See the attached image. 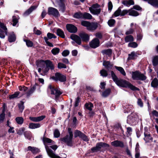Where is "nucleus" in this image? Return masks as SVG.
I'll return each instance as SVG.
<instances>
[{"mask_svg": "<svg viewBox=\"0 0 158 158\" xmlns=\"http://www.w3.org/2000/svg\"><path fill=\"white\" fill-rule=\"evenodd\" d=\"M100 74L103 77H106L108 75L107 71L104 69H102L100 71Z\"/></svg>", "mask_w": 158, "mask_h": 158, "instance_id": "4c0bfd02", "label": "nucleus"}, {"mask_svg": "<svg viewBox=\"0 0 158 158\" xmlns=\"http://www.w3.org/2000/svg\"><path fill=\"white\" fill-rule=\"evenodd\" d=\"M58 68L59 69L62 68L65 69L67 68L66 66L64 64L61 62H59L58 64Z\"/></svg>", "mask_w": 158, "mask_h": 158, "instance_id": "a18cd8bd", "label": "nucleus"}, {"mask_svg": "<svg viewBox=\"0 0 158 158\" xmlns=\"http://www.w3.org/2000/svg\"><path fill=\"white\" fill-rule=\"evenodd\" d=\"M24 102H20V103L18 104V107L21 111L24 109V107L23 106Z\"/></svg>", "mask_w": 158, "mask_h": 158, "instance_id": "13d9d810", "label": "nucleus"}, {"mask_svg": "<svg viewBox=\"0 0 158 158\" xmlns=\"http://www.w3.org/2000/svg\"><path fill=\"white\" fill-rule=\"evenodd\" d=\"M69 51L68 50H65L62 52V55L64 56H66L69 55Z\"/></svg>", "mask_w": 158, "mask_h": 158, "instance_id": "0e129e2a", "label": "nucleus"}, {"mask_svg": "<svg viewBox=\"0 0 158 158\" xmlns=\"http://www.w3.org/2000/svg\"><path fill=\"white\" fill-rule=\"evenodd\" d=\"M99 45V41L98 39H94L90 43V46L93 48H95Z\"/></svg>", "mask_w": 158, "mask_h": 158, "instance_id": "2eb2a0df", "label": "nucleus"}, {"mask_svg": "<svg viewBox=\"0 0 158 158\" xmlns=\"http://www.w3.org/2000/svg\"><path fill=\"white\" fill-rule=\"evenodd\" d=\"M85 106L87 109L91 110H92V108L93 107V105L91 103L89 102L86 103Z\"/></svg>", "mask_w": 158, "mask_h": 158, "instance_id": "37998d69", "label": "nucleus"}, {"mask_svg": "<svg viewBox=\"0 0 158 158\" xmlns=\"http://www.w3.org/2000/svg\"><path fill=\"white\" fill-rule=\"evenodd\" d=\"M54 136L56 138H58L60 135V133L59 131L57 130H56L54 133Z\"/></svg>", "mask_w": 158, "mask_h": 158, "instance_id": "052dcab7", "label": "nucleus"}, {"mask_svg": "<svg viewBox=\"0 0 158 158\" xmlns=\"http://www.w3.org/2000/svg\"><path fill=\"white\" fill-rule=\"evenodd\" d=\"M28 150L31 151L33 153H37L39 152V150L37 148L29 146L28 147Z\"/></svg>", "mask_w": 158, "mask_h": 158, "instance_id": "a878e982", "label": "nucleus"}, {"mask_svg": "<svg viewBox=\"0 0 158 158\" xmlns=\"http://www.w3.org/2000/svg\"><path fill=\"white\" fill-rule=\"evenodd\" d=\"M137 103L138 105L140 107H143V104L140 98L138 99Z\"/></svg>", "mask_w": 158, "mask_h": 158, "instance_id": "338daca9", "label": "nucleus"}, {"mask_svg": "<svg viewBox=\"0 0 158 158\" xmlns=\"http://www.w3.org/2000/svg\"><path fill=\"white\" fill-rule=\"evenodd\" d=\"M19 93L18 92H15L14 94L10 95L9 98L10 99H13L16 98L19 95Z\"/></svg>", "mask_w": 158, "mask_h": 158, "instance_id": "de8ad7c7", "label": "nucleus"}, {"mask_svg": "<svg viewBox=\"0 0 158 158\" xmlns=\"http://www.w3.org/2000/svg\"><path fill=\"white\" fill-rule=\"evenodd\" d=\"M158 85V80L156 78H154L151 83V85L152 87H156Z\"/></svg>", "mask_w": 158, "mask_h": 158, "instance_id": "f704fd0d", "label": "nucleus"}, {"mask_svg": "<svg viewBox=\"0 0 158 158\" xmlns=\"http://www.w3.org/2000/svg\"><path fill=\"white\" fill-rule=\"evenodd\" d=\"M37 7L36 6H31L29 9L27 10L24 13V15H28L31 13L32 11Z\"/></svg>", "mask_w": 158, "mask_h": 158, "instance_id": "cd10ccee", "label": "nucleus"}, {"mask_svg": "<svg viewBox=\"0 0 158 158\" xmlns=\"http://www.w3.org/2000/svg\"><path fill=\"white\" fill-rule=\"evenodd\" d=\"M98 27V24L96 23H90L88 27V30L90 31L95 30Z\"/></svg>", "mask_w": 158, "mask_h": 158, "instance_id": "6ab92c4d", "label": "nucleus"}, {"mask_svg": "<svg viewBox=\"0 0 158 158\" xmlns=\"http://www.w3.org/2000/svg\"><path fill=\"white\" fill-rule=\"evenodd\" d=\"M43 140L44 144L46 143H53V144H54V143L50 139L45 137H44L43 138Z\"/></svg>", "mask_w": 158, "mask_h": 158, "instance_id": "c756f323", "label": "nucleus"}, {"mask_svg": "<svg viewBox=\"0 0 158 158\" xmlns=\"http://www.w3.org/2000/svg\"><path fill=\"white\" fill-rule=\"evenodd\" d=\"M46 150L48 156L51 158H60V157L54 153L53 151L47 146H45Z\"/></svg>", "mask_w": 158, "mask_h": 158, "instance_id": "9d476101", "label": "nucleus"}, {"mask_svg": "<svg viewBox=\"0 0 158 158\" xmlns=\"http://www.w3.org/2000/svg\"><path fill=\"white\" fill-rule=\"evenodd\" d=\"M70 38L77 44L79 45L81 44V40L79 36L75 34H72L70 36Z\"/></svg>", "mask_w": 158, "mask_h": 158, "instance_id": "4468645a", "label": "nucleus"}, {"mask_svg": "<svg viewBox=\"0 0 158 158\" xmlns=\"http://www.w3.org/2000/svg\"><path fill=\"white\" fill-rule=\"evenodd\" d=\"M138 118V115L136 113H132L128 117L127 121L129 124L132 125L135 123Z\"/></svg>", "mask_w": 158, "mask_h": 158, "instance_id": "39448f33", "label": "nucleus"}, {"mask_svg": "<svg viewBox=\"0 0 158 158\" xmlns=\"http://www.w3.org/2000/svg\"><path fill=\"white\" fill-rule=\"evenodd\" d=\"M40 126V124L38 123H30L29 125V128L32 129L39 128Z\"/></svg>", "mask_w": 158, "mask_h": 158, "instance_id": "bb28decb", "label": "nucleus"}, {"mask_svg": "<svg viewBox=\"0 0 158 158\" xmlns=\"http://www.w3.org/2000/svg\"><path fill=\"white\" fill-rule=\"evenodd\" d=\"M47 37L49 39H51L52 38H56V36L54 35L53 34L48 33L47 35Z\"/></svg>", "mask_w": 158, "mask_h": 158, "instance_id": "e2e57ef3", "label": "nucleus"}, {"mask_svg": "<svg viewBox=\"0 0 158 158\" xmlns=\"http://www.w3.org/2000/svg\"><path fill=\"white\" fill-rule=\"evenodd\" d=\"M109 145L105 143L99 142L96 144V146L92 148L91 151L93 152H95L99 151L102 148H108Z\"/></svg>", "mask_w": 158, "mask_h": 158, "instance_id": "f03ea898", "label": "nucleus"}, {"mask_svg": "<svg viewBox=\"0 0 158 158\" xmlns=\"http://www.w3.org/2000/svg\"><path fill=\"white\" fill-rule=\"evenodd\" d=\"M57 35L62 38L64 37V32L60 29H58L57 30Z\"/></svg>", "mask_w": 158, "mask_h": 158, "instance_id": "473e14b6", "label": "nucleus"}, {"mask_svg": "<svg viewBox=\"0 0 158 158\" xmlns=\"http://www.w3.org/2000/svg\"><path fill=\"white\" fill-rule=\"evenodd\" d=\"M45 63L46 65V67L49 68L51 69H54V66L52 62L49 60L45 61Z\"/></svg>", "mask_w": 158, "mask_h": 158, "instance_id": "b1692460", "label": "nucleus"}, {"mask_svg": "<svg viewBox=\"0 0 158 158\" xmlns=\"http://www.w3.org/2000/svg\"><path fill=\"white\" fill-rule=\"evenodd\" d=\"M112 79L115 83L118 86L125 88H128L132 90H138L139 89L130 83L125 80L118 79L114 72H111Z\"/></svg>", "mask_w": 158, "mask_h": 158, "instance_id": "f257e3e1", "label": "nucleus"}, {"mask_svg": "<svg viewBox=\"0 0 158 158\" xmlns=\"http://www.w3.org/2000/svg\"><path fill=\"white\" fill-rule=\"evenodd\" d=\"M74 136L75 137L78 136L85 141H88L89 140V139L87 136L78 130H76L74 132Z\"/></svg>", "mask_w": 158, "mask_h": 158, "instance_id": "1a4fd4ad", "label": "nucleus"}, {"mask_svg": "<svg viewBox=\"0 0 158 158\" xmlns=\"http://www.w3.org/2000/svg\"><path fill=\"white\" fill-rule=\"evenodd\" d=\"M50 78L56 81H59L61 82L64 81L66 80L65 76L58 73H56L55 76L51 77Z\"/></svg>", "mask_w": 158, "mask_h": 158, "instance_id": "0eeeda50", "label": "nucleus"}, {"mask_svg": "<svg viewBox=\"0 0 158 158\" xmlns=\"http://www.w3.org/2000/svg\"><path fill=\"white\" fill-rule=\"evenodd\" d=\"M111 144L112 146L114 147H123L124 144L123 142L121 141L115 140L111 143Z\"/></svg>", "mask_w": 158, "mask_h": 158, "instance_id": "aec40b11", "label": "nucleus"}, {"mask_svg": "<svg viewBox=\"0 0 158 158\" xmlns=\"http://www.w3.org/2000/svg\"><path fill=\"white\" fill-rule=\"evenodd\" d=\"M48 13L49 15H52L55 17L59 16V13L58 10L53 7H49L48 8Z\"/></svg>", "mask_w": 158, "mask_h": 158, "instance_id": "9b49d317", "label": "nucleus"}, {"mask_svg": "<svg viewBox=\"0 0 158 158\" xmlns=\"http://www.w3.org/2000/svg\"><path fill=\"white\" fill-rule=\"evenodd\" d=\"M5 34H7V28L3 23L0 22V38H4Z\"/></svg>", "mask_w": 158, "mask_h": 158, "instance_id": "6e6552de", "label": "nucleus"}, {"mask_svg": "<svg viewBox=\"0 0 158 158\" xmlns=\"http://www.w3.org/2000/svg\"><path fill=\"white\" fill-rule=\"evenodd\" d=\"M34 33L37 35H40L41 34V32L39 30L37 29L36 27L34 28Z\"/></svg>", "mask_w": 158, "mask_h": 158, "instance_id": "69168bd1", "label": "nucleus"}, {"mask_svg": "<svg viewBox=\"0 0 158 158\" xmlns=\"http://www.w3.org/2000/svg\"><path fill=\"white\" fill-rule=\"evenodd\" d=\"M132 78L134 80H143L146 78V77L143 74L137 71L132 72Z\"/></svg>", "mask_w": 158, "mask_h": 158, "instance_id": "20e7f679", "label": "nucleus"}, {"mask_svg": "<svg viewBox=\"0 0 158 158\" xmlns=\"http://www.w3.org/2000/svg\"><path fill=\"white\" fill-rule=\"evenodd\" d=\"M45 117V116L42 115L38 117H30L29 118V119L32 121L38 122L43 120Z\"/></svg>", "mask_w": 158, "mask_h": 158, "instance_id": "a211bd4d", "label": "nucleus"}, {"mask_svg": "<svg viewBox=\"0 0 158 158\" xmlns=\"http://www.w3.org/2000/svg\"><path fill=\"white\" fill-rule=\"evenodd\" d=\"M128 14L133 16H137L139 15V14L137 11L134 10L133 9L128 10Z\"/></svg>", "mask_w": 158, "mask_h": 158, "instance_id": "5701e85b", "label": "nucleus"}, {"mask_svg": "<svg viewBox=\"0 0 158 158\" xmlns=\"http://www.w3.org/2000/svg\"><path fill=\"white\" fill-rule=\"evenodd\" d=\"M73 136L71 137L69 135H67L65 137L61 139V141L66 143L68 145L71 146L72 144Z\"/></svg>", "mask_w": 158, "mask_h": 158, "instance_id": "f8f14e48", "label": "nucleus"}, {"mask_svg": "<svg viewBox=\"0 0 158 158\" xmlns=\"http://www.w3.org/2000/svg\"><path fill=\"white\" fill-rule=\"evenodd\" d=\"M45 61L40 60L37 61L36 63V65L38 67H41L42 68L45 66Z\"/></svg>", "mask_w": 158, "mask_h": 158, "instance_id": "2f4dec72", "label": "nucleus"}, {"mask_svg": "<svg viewBox=\"0 0 158 158\" xmlns=\"http://www.w3.org/2000/svg\"><path fill=\"white\" fill-rule=\"evenodd\" d=\"M91 19L92 18V16L89 13H85L83 14V19Z\"/></svg>", "mask_w": 158, "mask_h": 158, "instance_id": "c9c22d12", "label": "nucleus"}, {"mask_svg": "<svg viewBox=\"0 0 158 158\" xmlns=\"http://www.w3.org/2000/svg\"><path fill=\"white\" fill-rule=\"evenodd\" d=\"M108 7L109 10H111L113 8V5L110 1L108 3Z\"/></svg>", "mask_w": 158, "mask_h": 158, "instance_id": "774afa93", "label": "nucleus"}, {"mask_svg": "<svg viewBox=\"0 0 158 158\" xmlns=\"http://www.w3.org/2000/svg\"><path fill=\"white\" fill-rule=\"evenodd\" d=\"M89 10L92 14L94 15H98L101 12L99 6L97 4H94L91 7H89Z\"/></svg>", "mask_w": 158, "mask_h": 158, "instance_id": "7ed1b4c3", "label": "nucleus"}, {"mask_svg": "<svg viewBox=\"0 0 158 158\" xmlns=\"http://www.w3.org/2000/svg\"><path fill=\"white\" fill-rule=\"evenodd\" d=\"M73 17L77 19H83V14L80 12L76 13L74 14Z\"/></svg>", "mask_w": 158, "mask_h": 158, "instance_id": "c03bdc74", "label": "nucleus"}, {"mask_svg": "<svg viewBox=\"0 0 158 158\" xmlns=\"http://www.w3.org/2000/svg\"><path fill=\"white\" fill-rule=\"evenodd\" d=\"M128 46L129 47L132 48H135L137 47V44L135 42L130 43L128 44Z\"/></svg>", "mask_w": 158, "mask_h": 158, "instance_id": "680f3d73", "label": "nucleus"}, {"mask_svg": "<svg viewBox=\"0 0 158 158\" xmlns=\"http://www.w3.org/2000/svg\"><path fill=\"white\" fill-rule=\"evenodd\" d=\"M121 3L124 5L129 6L131 5H133L134 4V2L132 0H122Z\"/></svg>", "mask_w": 158, "mask_h": 158, "instance_id": "412c9836", "label": "nucleus"}, {"mask_svg": "<svg viewBox=\"0 0 158 158\" xmlns=\"http://www.w3.org/2000/svg\"><path fill=\"white\" fill-rule=\"evenodd\" d=\"M59 1L57 2L58 4L60 6V9L62 12H63L64 11V4L63 2L65 0H59Z\"/></svg>", "mask_w": 158, "mask_h": 158, "instance_id": "393cba45", "label": "nucleus"}, {"mask_svg": "<svg viewBox=\"0 0 158 158\" xmlns=\"http://www.w3.org/2000/svg\"><path fill=\"white\" fill-rule=\"evenodd\" d=\"M110 90L108 89L105 90L102 93V96L104 97H106L108 96L110 94Z\"/></svg>", "mask_w": 158, "mask_h": 158, "instance_id": "49530a36", "label": "nucleus"}, {"mask_svg": "<svg viewBox=\"0 0 158 158\" xmlns=\"http://www.w3.org/2000/svg\"><path fill=\"white\" fill-rule=\"evenodd\" d=\"M79 35L83 41L87 42L89 41V36L85 32H82L80 33Z\"/></svg>", "mask_w": 158, "mask_h": 158, "instance_id": "f3484780", "label": "nucleus"}, {"mask_svg": "<svg viewBox=\"0 0 158 158\" xmlns=\"http://www.w3.org/2000/svg\"><path fill=\"white\" fill-rule=\"evenodd\" d=\"M48 88L51 91V94L55 95L56 99L62 94V93L59 89L55 88L52 85H49Z\"/></svg>", "mask_w": 158, "mask_h": 158, "instance_id": "423d86ee", "label": "nucleus"}, {"mask_svg": "<svg viewBox=\"0 0 158 158\" xmlns=\"http://www.w3.org/2000/svg\"><path fill=\"white\" fill-rule=\"evenodd\" d=\"M114 67L118 71L123 75L124 76H126V73L123 69L121 67H118L115 66Z\"/></svg>", "mask_w": 158, "mask_h": 158, "instance_id": "c85d7f7f", "label": "nucleus"}, {"mask_svg": "<svg viewBox=\"0 0 158 158\" xmlns=\"http://www.w3.org/2000/svg\"><path fill=\"white\" fill-rule=\"evenodd\" d=\"M18 20L16 18L15 16L13 17V25L14 26H15L16 24L18 23Z\"/></svg>", "mask_w": 158, "mask_h": 158, "instance_id": "bf43d9fd", "label": "nucleus"}, {"mask_svg": "<svg viewBox=\"0 0 158 158\" xmlns=\"http://www.w3.org/2000/svg\"><path fill=\"white\" fill-rule=\"evenodd\" d=\"M37 85H34L31 88L30 91L27 93V96H29L31 94H32L36 89V86Z\"/></svg>", "mask_w": 158, "mask_h": 158, "instance_id": "72a5a7b5", "label": "nucleus"}, {"mask_svg": "<svg viewBox=\"0 0 158 158\" xmlns=\"http://www.w3.org/2000/svg\"><path fill=\"white\" fill-rule=\"evenodd\" d=\"M152 64L154 66H156L158 64V56H154L152 60Z\"/></svg>", "mask_w": 158, "mask_h": 158, "instance_id": "a19ab883", "label": "nucleus"}, {"mask_svg": "<svg viewBox=\"0 0 158 158\" xmlns=\"http://www.w3.org/2000/svg\"><path fill=\"white\" fill-rule=\"evenodd\" d=\"M15 120L18 124H21L23 123L24 120L21 117H18L15 118Z\"/></svg>", "mask_w": 158, "mask_h": 158, "instance_id": "58836bf2", "label": "nucleus"}, {"mask_svg": "<svg viewBox=\"0 0 158 158\" xmlns=\"http://www.w3.org/2000/svg\"><path fill=\"white\" fill-rule=\"evenodd\" d=\"M26 42L27 45L28 47H31L33 45V43L31 41L28 40H24Z\"/></svg>", "mask_w": 158, "mask_h": 158, "instance_id": "864d4df0", "label": "nucleus"}, {"mask_svg": "<svg viewBox=\"0 0 158 158\" xmlns=\"http://www.w3.org/2000/svg\"><path fill=\"white\" fill-rule=\"evenodd\" d=\"M60 49L57 48H55L51 50V52L54 55L58 54L60 52Z\"/></svg>", "mask_w": 158, "mask_h": 158, "instance_id": "e433bc0d", "label": "nucleus"}, {"mask_svg": "<svg viewBox=\"0 0 158 158\" xmlns=\"http://www.w3.org/2000/svg\"><path fill=\"white\" fill-rule=\"evenodd\" d=\"M15 36L13 33L11 34L8 37V40L10 42L15 41Z\"/></svg>", "mask_w": 158, "mask_h": 158, "instance_id": "7c9ffc66", "label": "nucleus"}, {"mask_svg": "<svg viewBox=\"0 0 158 158\" xmlns=\"http://www.w3.org/2000/svg\"><path fill=\"white\" fill-rule=\"evenodd\" d=\"M90 23L88 21H83L81 22V24L82 26L86 27L87 29H88V27L89 26Z\"/></svg>", "mask_w": 158, "mask_h": 158, "instance_id": "6e6d98bb", "label": "nucleus"}, {"mask_svg": "<svg viewBox=\"0 0 158 158\" xmlns=\"http://www.w3.org/2000/svg\"><path fill=\"white\" fill-rule=\"evenodd\" d=\"M19 89L20 91H22V92H24L27 90V88L25 86H19Z\"/></svg>", "mask_w": 158, "mask_h": 158, "instance_id": "4d7b16f0", "label": "nucleus"}, {"mask_svg": "<svg viewBox=\"0 0 158 158\" xmlns=\"http://www.w3.org/2000/svg\"><path fill=\"white\" fill-rule=\"evenodd\" d=\"M25 130L24 127H22L20 128L18 131L17 133L19 135H22Z\"/></svg>", "mask_w": 158, "mask_h": 158, "instance_id": "5fc2aeb1", "label": "nucleus"}, {"mask_svg": "<svg viewBox=\"0 0 158 158\" xmlns=\"http://www.w3.org/2000/svg\"><path fill=\"white\" fill-rule=\"evenodd\" d=\"M102 52L103 54H106L108 55H110L111 54V51L110 49H108L102 51Z\"/></svg>", "mask_w": 158, "mask_h": 158, "instance_id": "3c124183", "label": "nucleus"}, {"mask_svg": "<svg viewBox=\"0 0 158 158\" xmlns=\"http://www.w3.org/2000/svg\"><path fill=\"white\" fill-rule=\"evenodd\" d=\"M114 15L115 17H117L119 15L121 16V10L119 8H118L114 13Z\"/></svg>", "mask_w": 158, "mask_h": 158, "instance_id": "8fccbe9b", "label": "nucleus"}, {"mask_svg": "<svg viewBox=\"0 0 158 158\" xmlns=\"http://www.w3.org/2000/svg\"><path fill=\"white\" fill-rule=\"evenodd\" d=\"M115 23V21L113 19H110L108 21V25L110 27H112L114 26Z\"/></svg>", "mask_w": 158, "mask_h": 158, "instance_id": "603ef678", "label": "nucleus"}, {"mask_svg": "<svg viewBox=\"0 0 158 158\" xmlns=\"http://www.w3.org/2000/svg\"><path fill=\"white\" fill-rule=\"evenodd\" d=\"M144 140L146 142H150L152 141V138L149 132L145 129L144 132Z\"/></svg>", "mask_w": 158, "mask_h": 158, "instance_id": "ddd939ff", "label": "nucleus"}, {"mask_svg": "<svg viewBox=\"0 0 158 158\" xmlns=\"http://www.w3.org/2000/svg\"><path fill=\"white\" fill-rule=\"evenodd\" d=\"M103 65L108 70L111 69L113 66V64L110 63V61H103Z\"/></svg>", "mask_w": 158, "mask_h": 158, "instance_id": "4be33fe9", "label": "nucleus"}, {"mask_svg": "<svg viewBox=\"0 0 158 158\" xmlns=\"http://www.w3.org/2000/svg\"><path fill=\"white\" fill-rule=\"evenodd\" d=\"M24 135L25 137L28 139H30L32 137L31 133L30 132H25Z\"/></svg>", "mask_w": 158, "mask_h": 158, "instance_id": "09e8293b", "label": "nucleus"}, {"mask_svg": "<svg viewBox=\"0 0 158 158\" xmlns=\"http://www.w3.org/2000/svg\"><path fill=\"white\" fill-rule=\"evenodd\" d=\"M66 27L67 30L70 32L75 33L77 32V29L73 25L69 24L66 25Z\"/></svg>", "mask_w": 158, "mask_h": 158, "instance_id": "dca6fc26", "label": "nucleus"}, {"mask_svg": "<svg viewBox=\"0 0 158 158\" xmlns=\"http://www.w3.org/2000/svg\"><path fill=\"white\" fill-rule=\"evenodd\" d=\"M134 40V38L132 36L129 35L127 36L125 38L126 42H128L130 41H132Z\"/></svg>", "mask_w": 158, "mask_h": 158, "instance_id": "ea45409f", "label": "nucleus"}, {"mask_svg": "<svg viewBox=\"0 0 158 158\" xmlns=\"http://www.w3.org/2000/svg\"><path fill=\"white\" fill-rule=\"evenodd\" d=\"M136 56V55L135 53V52H133L130 54H129V57L128 59V60L134 59Z\"/></svg>", "mask_w": 158, "mask_h": 158, "instance_id": "79ce46f5", "label": "nucleus"}]
</instances>
